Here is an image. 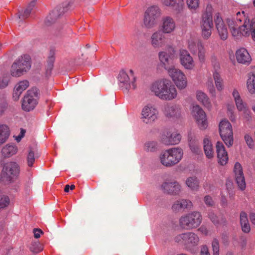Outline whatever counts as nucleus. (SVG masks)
I'll list each match as a JSON object with an SVG mask.
<instances>
[{
  "instance_id": "1",
  "label": "nucleus",
  "mask_w": 255,
  "mask_h": 255,
  "mask_svg": "<svg viewBox=\"0 0 255 255\" xmlns=\"http://www.w3.org/2000/svg\"><path fill=\"white\" fill-rule=\"evenodd\" d=\"M183 152L180 148H171L162 151L159 156L161 163L166 167H172L177 164L183 157Z\"/></svg>"
},
{
  "instance_id": "2",
  "label": "nucleus",
  "mask_w": 255,
  "mask_h": 255,
  "mask_svg": "<svg viewBox=\"0 0 255 255\" xmlns=\"http://www.w3.org/2000/svg\"><path fill=\"white\" fill-rule=\"evenodd\" d=\"M174 241L187 250L198 245L199 238L195 233L188 232L179 234L174 237Z\"/></svg>"
},
{
  "instance_id": "3",
  "label": "nucleus",
  "mask_w": 255,
  "mask_h": 255,
  "mask_svg": "<svg viewBox=\"0 0 255 255\" xmlns=\"http://www.w3.org/2000/svg\"><path fill=\"white\" fill-rule=\"evenodd\" d=\"M213 8L211 5H208L206 11L203 14L200 25L202 29V36L205 39H208L212 33L213 27L212 17Z\"/></svg>"
},
{
  "instance_id": "4",
  "label": "nucleus",
  "mask_w": 255,
  "mask_h": 255,
  "mask_svg": "<svg viewBox=\"0 0 255 255\" xmlns=\"http://www.w3.org/2000/svg\"><path fill=\"white\" fill-rule=\"evenodd\" d=\"M202 216L198 212H193L182 216L179 220L180 227L185 230L197 228L202 222Z\"/></svg>"
},
{
  "instance_id": "5",
  "label": "nucleus",
  "mask_w": 255,
  "mask_h": 255,
  "mask_svg": "<svg viewBox=\"0 0 255 255\" xmlns=\"http://www.w3.org/2000/svg\"><path fill=\"white\" fill-rule=\"evenodd\" d=\"M129 72V74L126 71L122 70L120 71L118 76L120 86L126 92L128 91L130 89H135L137 87L136 78L133 75V71L130 70Z\"/></svg>"
},
{
  "instance_id": "6",
  "label": "nucleus",
  "mask_w": 255,
  "mask_h": 255,
  "mask_svg": "<svg viewBox=\"0 0 255 255\" xmlns=\"http://www.w3.org/2000/svg\"><path fill=\"white\" fill-rule=\"evenodd\" d=\"M220 136L225 143L228 147L233 145L234 143L233 131L231 123L227 120H223L219 124Z\"/></svg>"
},
{
  "instance_id": "7",
  "label": "nucleus",
  "mask_w": 255,
  "mask_h": 255,
  "mask_svg": "<svg viewBox=\"0 0 255 255\" xmlns=\"http://www.w3.org/2000/svg\"><path fill=\"white\" fill-rule=\"evenodd\" d=\"M161 14V9L156 5H152L147 9L144 13V25L153 27L157 23Z\"/></svg>"
},
{
  "instance_id": "8",
  "label": "nucleus",
  "mask_w": 255,
  "mask_h": 255,
  "mask_svg": "<svg viewBox=\"0 0 255 255\" xmlns=\"http://www.w3.org/2000/svg\"><path fill=\"white\" fill-rule=\"evenodd\" d=\"M38 99V91L35 88L28 90L24 97L22 103V108L25 111L33 110L37 104Z\"/></svg>"
},
{
  "instance_id": "9",
  "label": "nucleus",
  "mask_w": 255,
  "mask_h": 255,
  "mask_svg": "<svg viewBox=\"0 0 255 255\" xmlns=\"http://www.w3.org/2000/svg\"><path fill=\"white\" fill-rule=\"evenodd\" d=\"M160 189L166 194L177 196L181 191L180 184L174 180H168L163 182L160 185Z\"/></svg>"
},
{
  "instance_id": "10",
  "label": "nucleus",
  "mask_w": 255,
  "mask_h": 255,
  "mask_svg": "<svg viewBox=\"0 0 255 255\" xmlns=\"http://www.w3.org/2000/svg\"><path fill=\"white\" fill-rule=\"evenodd\" d=\"M19 171V166L16 162H9L4 164L1 175L3 179L7 181H11L17 176Z\"/></svg>"
},
{
  "instance_id": "11",
  "label": "nucleus",
  "mask_w": 255,
  "mask_h": 255,
  "mask_svg": "<svg viewBox=\"0 0 255 255\" xmlns=\"http://www.w3.org/2000/svg\"><path fill=\"white\" fill-rule=\"evenodd\" d=\"M168 72L179 89H183L187 86L186 77L181 70L171 66V68L168 69Z\"/></svg>"
},
{
  "instance_id": "12",
  "label": "nucleus",
  "mask_w": 255,
  "mask_h": 255,
  "mask_svg": "<svg viewBox=\"0 0 255 255\" xmlns=\"http://www.w3.org/2000/svg\"><path fill=\"white\" fill-rule=\"evenodd\" d=\"M181 138V135L177 132L166 130L161 135L160 141L166 145H175L180 142Z\"/></svg>"
},
{
  "instance_id": "13",
  "label": "nucleus",
  "mask_w": 255,
  "mask_h": 255,
  "mask_svg": "<svg viewBox=\"0 0 255 255\" xmlns=\"http://www.w3.org/2000/svg\"><path fill=\"white\" fill-rule=\"evenodd\" d=\"M170 84V81L166 79H162L153 82L151 86L150 90L155 95L160 99L162 94L164 93L165 89Z\"/></svg>"
},
{
  "instance_id": "14",
  "label": "nucleus",
  "mask_w": 255,
  "mask_h": 255,
  "mask_svg": "<svg viewBox=\"0 0 255 255\" xmlns=\"http://www.w3.org/2000/svg\"><path fill=\"white\" fill-rule=\"evenodd\" d=\"M192 112L199 128L201 129H206L208 123L205 112L199 106H196L193 107Z\"/></svg>"
},
{
  "instance_id": "15",
  "label": "nucleus",
  "mask_w": 255,
  "mask_h": 255,
  "mask_svg": "<svg viewBox=\"0 0 255 255\" xmlns=\"http://www.w3.org/2000/svg\"><path fill=\"white\" fill-rule=\"evenodd\" d=\"M67 10V8L63 5L58 6L54 8L46 17L45 23L47 25H50L55 22L59 16Z\"/></svg>"
},
{
  "instance_id": "16",
  "label": "nucleus",
  "mask_w": 255,
  "mask_h": 255,
  "mask_svg": "<svg viewBox=\"0 0 255 255\" xmlns=\"http://www.w3.org/2000/svg\"><path fill=\"white\" fill-rule=\"evenodd\" d=\"M234 172L237 184L241 190H244L246 188L245 179L242 167L239 162H236L234 166Z\"/></svg>"
},
{
  "instance_id": "17",
  "label": "nucleus",
  "mask_w": 255,
  "mask_h": 255,
  "mask_svg": "<svg viewBox=\"0 0 255 255\" xmlns=\"http://www.w3.org/2000/svg\"><path fill=\"white\" fill-rule=\"evenodd\" d=\"M215 22L221 39L223 40H226L228 37V29L219 13L216 15Z\"/></svg>"
},
{
  "instance_id": "18",
  "label": "nucleus",
  "mask_w": 255,
  "mask_h": 255,
  "mask_svg": "<svg viewBox=\"0 0 255 255\" xmlns=\"http://www.w3.org/2000/svg\"><path fill=\"white\" fill-rule=\"evenodd\" d=\"M180 60L182 65L187 69H192L194 67L193 58L186 50L180 51Z\"/></svg>"
},
{
  "instance_id": "19",
  "label": "nucleus",
  "mask_w": 255,
  "mask_h": 255,
  "mask_svg": "<svg viewBox=\"0 0 255 255\" xmlns=\"http://www.w3.org/2000/svg\"><path fill=\"white\" fill-rule=\"evenodd\" d=\"M192 206V202L187 199H180L176 200L173 204L171 209L175 213L182 212L185 209H190Z\"/></svg>"
},
{
  "instance_id": "20",
  "label": "nucleus",
  "mask_w": 255,
  "mask_h": 255,
  "mask_svg": "<svg viewBox=\"0 0 255 255\" xmlns=\"http://www.w3.org/2000/svg\"><path fill=\"white\" fill-rule=\"evenodd\" d=\"M157 109L152 105H147L144 108V123H152L157 118Z\"/></svg>"
},
{
  "instance_id": "21",
  "label": "nucleus",
  "mask_w": 255,
  "mask_h": 255,
  "mask_svg": "<svg viewBox=\"0 0 255 255\" xmlns=\"http://www.w3.org/2000/svg\"><path fill=\"white\" fill-rule=\"evenodd\" d=\"M216 150L219 163L222 165H225L228 160V156L225 146L222 142L218 141L217 142Z\"/></svg>"
},
{
  "instance_id": "22",
  "label": "nucleus",
  "mask_w": 255,
  "mask_h": 255,
  "mask_svg": "<svg viewBox=\"0 0 255 255\" xmlns=\"http://www.w3.org/2000/svg\"><path fill=\"white\" fill-rule=\"evenodd\" d=\"M248 25L247 24V21L246 20L243 25L240 27H237L231 29V32L232 35L236 37V39H239L242 36L245 37L249 36L250 35L249 31L248 30L247 28Z\"/></svg>"
},
{
  "instance_id": "23",
  "label": "nucleus",
  "mask_w": 255,
  "mask_h": 255,
  "mask_svg": "<svg viewBox=\"0 0 255 255\" xmlns=\"http://www.w3.org/2000/svg\"><path fill=\"white\" fill-rule=\"evenodd\" d=\"M236 58L238 62L242 64H249L252 60L248 51L244 48L237 51Z\"/></svg>"
},
{
  "instance_id": "24",
  "label": "nucleus",
  "mask_w": 255,
  "mask_h": 255,
  "mask_svg": "<svg viewBox=\"0 0 255 255\" xmlns=\"http://www.w3.org/2000/svg\"><path fill=\"white\" fill-rule=\"evenodd\" d=\"M152 45L154 47H162L166 43V38L163 33L160 31L154 33L151 36Z\"/></svg>"
},
{
  "instance_id": "25",
  "label": "nucleus",
  "mask_w": 255,
  "mask_h": 255,
  "mask_svg": "<svg viewBox=\"0 0 255 255\" xmlns=\"http://www.w3.org/2000/svg\"><path fill=\"white\" fill-rule=\"evenodd\" d=\"M13 63L16 64L24 72H26L31 67L30 58L28 55L21 56Z\"/></svg>"
},
{
  "instance_id": "26",
  "label": "nucleus",
  "mask_w": 255,
  "mask_h": 255,
  "mask_svg": "<svg viewBox=\"0 0 255 255\" xmlns=\"http://www.w3.org/2000/svg\"><path fill=\"white\" fill-rule=\"evenodd\" d=\"M165 89L164 93L162 94L160 99L163 100H171L177 96V91L175 86L170 81V84Z\"/></svg>"
},
{
  "instance_id": "27",
  "label": "nucleus",
  "mask_w": 255,
  "mask_h": 255,
  "mask_svg": "<svg viewBox=\"0 0 255 255\" xmlns=\"http://www.w3.org/2000/svg\"><path fill=\"white\" fill-rule=\"evenodd\" d=\"M29 86V82L27 80L19 82L15 86L13 93V98L15 100L19 99V96Z\"/></svg>"
},
{
  "instance_id": "28",
  "label": "nucleus",
  "mask_w": 255,
  "mask_h": 255,
  "mask_svg": "<svg viewBox=\"0 0 255 255\" xmlns=\"http://www.w3.org/2000/svg\"><path fill=\"white\" fill-rule=\"evenodd\" d=\"M175 27V23L173 18L167 16L163 19L162 31L163 33H171Z\"/></svg>"
},
{
  "instance_id": "29",
  "label": "nucleus",
  "mask_w": 255,
  "mask_h": 255,
  "mask_svg": "<svg viewBox=\"0 0 255 255\" xmlns=\"http://www.w3.org/2000/svg\"><path fill=\"white\" fill-rule=\"evenodd\" d=\"M161 0L162 4L166 6L172 7L177 12H180L182 10L183 6V1L178 0Z\"/></svg>"
},
{
  "instance_id": "30",
  "label": "nucleus",
  "mask_w": 255,
  "mask_h": 255,
  "mask_svg": "<svg viewBox=\"0 0 255 255\" xmlns=\"http://www.w3.org/2000/svg\"><path fill=\"white\" fill-rule=\"evenodd\" d=\"M10 132V129L6 125H0V145L7 141Z\"/></svg>"
},
{
  "instance_id": "31",
  "label": "nucleus",
  "mask_w": 255,
  "mask_h": 255,
  "mask_svg": "<svg viewBox=\"0 0 255 255\" xmlns=\"http://www.w3.org/2000/svg\"><path fill=\"white\" fill-rule=\"evenodd\" d=\"M180 113V108L177 105H168L165 107L164 114L167 117L177 116Z\"/></svg>"
},
{
  "instance_id": "32",
  "label": "nucleus",
  "mask_w": 255,
  "mask_h": 255,
  "mask_svg": "<svg viewBox=\"0 0 255 255\" xmlns=\"http://www.w3.org/2000/svg\"><path fill=\"white\" fill-rule=\"evenodd\" d=\"M186 185L193 191H197L199 187V181L195 176L189 177L186 180Z\"/></svg>"
},
{
  "instance_id": "33",
  "label": "nucleus",
  "mask_w": 255,
  "mask_h": 255,
  "mask_svg": "<svg viewBox=\"0 0 255 255\" xmlns=\"http://www.w3.org/2000/svg\"><path fill=\"white\" fill-rule=\"evenodd\" d=\"M17 152L16 147L12 145L7 144L1 150L2 155L4 157H9Z\"/></svg>"
},
{
  "instance_id": "34",
  "label": "nucleus",
  "mask_w": 255,
  "mask_h": 255,
  "mask_svg": "<svg viewBox=\"0 0 255 255\" xmlns=\"http://www.w3.org/2000/svg\"><path fill=\"white\" fill-rule=\"evenodd\" d=\"M205 153L208 158L213 157V150L211 141L208 138H205L203 141Z\"/></svg>"
},
{
  "instance_id": "35",
  "label": "nucleus",
  "mask_w": 255,
  "mask_h": 255,
  "mask_svg": "<svg viewBox=\"0 0 255 255\" xmlns=\"http://www.w3.org/2000/svg\"><path fill=\"white\" fill-rule=\"evenodd\" d=\"M169 55L164 51L160 52L159 53V58L161 62L163 64L164 68L168 71L170 68L168 65L170 63L171 59L169 58Z\"/></svg>"
},
{
  "instance_id": "36",
  "label": "nucleus",
  "mask_w": 255,
  "mask_h": 255,
  "mask_svg": "<svg viewBox=\"0 0 255 255\" xmlns=\"http://www.w3.org/2000/svg\"><path fill=\"white\" fill-rule=\"evenodd\" d=\"M55 61V52L53 50L49 52L47 59V65L46 73L50 74L53 67V64Z\"/></svg>"
},
{
  "instance_id": "37",
  "label": "nucleus",
  "mask_w": 255,
  "mask_h": 255,
  "mask_svg": "<svg viewBox=\"0 0 255 255\" xmlns=\"http://www.w3.org/2000/svg\"><path fill=\"white\" fill-rule=\"evenodd\" d=\"M247 88L249 92L252 94L255 93V73H253L247 80Z\"/></svg>"
},
{
  "instance_id": "38",
  "label": "nucleus",
  "mask_w": 255,
  "mask_h": 255,
  "mask_svg": "<svg viewBox=\"0 0 255 255\" xmlns=\"http://www.w3.org/2000/svg\"><path fill=\"white\" fill-rule=\"evenodd\" d=\"M197 98L199 101L201 102L207 108H209L211 107L209 99L205 93L202 92H198L197 94Z\"/></svg>"
},
{
  "instance_id": "39",
  "label": "nucleus",
  "mask_w": 255,
  "mask_h": 255,
  "mask_svg": "<svg viewBox=\"0 0 255 255\" xmlns=\"http://www.w3.org/2000/svg\"><path fill=\"white\" fill-rule=\"evenodd\" d=\"M189 145L192 152L199 154L201 152L199 142L197 140L195 139H190Z\"/></svg>"
},
{
  "instance_id": "40",
  "label": "nucleus",
  "mask_w": 255,
  "mask_h": 255,
  "mask_svg": "<svg viewBox=\"0 0 255 255\" xmlns=\"http://www.w3.org/2000/svg\"><path fill=\"white\" fill-rule=\"evenodd\" d=\"M233 95L235 98V102L238 109L240 111H244L245 109V106L242 100L239 96L238 91H234L233 92Z\"/></svg>"
},
{
  "instance_id": "41",
  "label": "nucleus",
  "mask_w": 255,
  "mask_h": 255,
  "mask_svg": "<svg viewBox=\"0 0 255 255\" xmlns=\"http://www.w3.org/2000/svg\"><path fill=\"white\" fill-rule=\"evenodd\" d=\"M24 73L25 72L16 64H12L10 69V73L12 76L18 77L23 75Z\"/></svg>"
},
{
  "instance_id": "42",
  "label": "nucleus",
  "mask_w": 255,
  "mask_h": 255,
  "mask_svg": "<svg viewBox=\"0 0 255 255\" xmlns=\"http://www.w3.org/2000/svg\"><path fill=\"white\" fill-rule=\"evenodd\" d=\"M248 25V30L249 31L250 34L252 35V37L254 41H255V18L252 19L251 21L248 19L247 21Z\"/></svg>"
},
{
  "instance_id": "43",
  "label": "nucleus",
  "mask_w": 255,
  "mask_h": 255,
  "mask_svg": "<svg viewBox=\"0 0 255 255\" xmlns=\"http://www.w3.org/2000/svg\"><path fill=\"white\" fill-rule=\"evenodd\" d=\"M213 77L217 89L219 91L222 90L223 88V84L220 75L216 72L213 74Z\"/></svg>"
},
{
  "instance_id": "44",
  "label": "nucleus",
  "mask_w": 255,
  "mask_h": 255,
  "mask_svg": "<svg viewBox=\"0 0 255 255\" xmlns=\"http://www.w3.org/2000/svg\"><path fill=\"white\" fill-rule=\"evenodd\" d=\"M35 161L34 152L30 148L27 156V162L29 167L32 166Z\"/></svg>"
},
{
  "instance_id": "45",
  "label": "nucleus",
  "mask_w": 255,
  "mask_h": 255,
  "mask_svg": "<svg viewBox=\"0 0 255 255\" xmlns=\"http://www.w3.org/2000/svg\"><path fill=\"white\" fill-rule=\"evenodd\" d=\"M29 250L33 253H38L42 250L37 242H32L29 246Z\"/></svg>"
},
{
  "instance_id": "46",
  "label": "nucleus",
  "mask_w": 255,
  "mask_h": 255,
  "mask_svg": "<svg viewBox=\"0 0 255 255\" xmlns=\"http://www.w3.org/2000/svg\"><path fill=\"white\" fill-rule=\"evenodd\" d=\"M145 146L146 150L148 151L154 152L157 149V143L155 141H150L147 142Z\"/></svg>"
},
{
  "instance_id": "47",
  "label": "nucleus",
  "mask_w": 255,
  "mask_h": 255,
  "mask_svg": "<svg viewBox=\"0 0 255 255\" xmlns=\"http://www.w3.org/2000/svg\"><path fill=\"white\" fill-rule=\"evenodd\" d=\"M188 7L190 9H196L199 5V0H186ZM184 3V0H180Z\"/></svg>"
},
{
  "instance_id": "48",
  "label": "nucleus",
  "mask_w": 255,
  "mask_h": 255,
  "mask_svg": "<svg viewBox=\"0 0 255 255\" xmlns=\"http://www.w3.org/2000/svg\"><path fill=\"white\" fill-rule=\"evenodd\" d=\"M198 56L200 61H203L205 59V50L203 45L200 43L198 45Z\"/></svg>"
},
{
  "instance_id": "49",
  "label": "nucleus",
  "mask_w": 255,
  "mask_h": 255,
  "mask_svg": "<svg viewBox=\"0 0 255 255\" xmlns=\"http://www.w3.org/2000/svg\"><path fill=\"white\" fill-rule=\"evenodd\" d=\"M213 255H219V243L217 239H214L212 243Z\"/></svg>"
},
{
  "instance_id": "50",
  "label": "nucleus",
  "mask_w": 255,
  "mask_h": 255,
  "mask_svg": "<svg viewBox=\"0 0 255 255\" xmlns=\"http://www.w3.org/2000/svg\"><path fill=\"white\" fill-rule=\"evenodd\" d=\"M245 12L242 11V13L240 12H238L236 14V18L235 20L237 21V23H239V24L241 25L242 23V21H248V19L245 18V15H244Z\"/></svg>"
},
{
  "instance_id": "51",
  "label": "nucleus",
  "mask_w": 255,
  "mask_h": 255,
  "mask_svg": "<svg viewBox=\"0 0 255 255\" xmlns=\"http://www.w3.org/2000/svg\"><path fill=\"white\" fill-rule=\"evenodd\" d=\"M227 22L230 29L237 27H240V26H242L239 24V23H237V21L235 20V18H228Z\"/></svg>"
},
{
  "instance_id": "52",
  "label": "nucleus",
  "mask_w": 255,
  "mask_h": 255,
  "mask_svg": "<svg viewBox=\"0 0 255 255\" xmlns=\"http://www.w3.org/2000/svg\"><path fill=\"white\" fill-rule=\"evenodd\" d=\"M31 12V11L30 9L26 8L23 11V14L18 13V18L20 19H24L29 16Z\"/></svg>"
},
{
  "instance_id": "53",
  "label": "nucleus",
  "mask_w": 255,
  "mask_h": 255,
  "mask_svg": "<svg viewBox=\"0 0 255 255\" xmlns=\"http://www.w3.org/2000/svg\"><path fill=\"white\" fill-rule=\"evenodd\" d=\"M204 201L207 206H213L214 204V202L212 200V197L209 195H206L204 197Z\"/></svg>"
},
{
  "instance_id": "54",
  "label": "nucleus",
  "mask_w": 255,
  "mask_h": 255,
  "mask_svg": "<svg viewBox=\"0 0 255 255\" xmlns=\"http://www.w3.org/2000/svg\"><path fill=\"white\" fill-rule=\"evenodd\" d=\"M245 139L249 147L251 148H253L254 146V141L251 136L249 134H246L245 135Z\"/></svg>"
},
{
  "instance_id": "55",
  "label": "nucleus",
  "mask_w": 255,
  "mask_h": 255,
  "mask_svg": "<svg viewBox=\"0 0 255 255\" xmlns=\"http://www.w3.org/2000/svg\"><path fill=\"white\" fill-rule=\"evenodd\" d=\"M209 217L215 225H217L219 223L218 217L214 213H210L209 214Z\"/></svg>"
},
{
  "instance_id": "56",
  "label": "nucleus",
  "mask_w": 255,
  "mask_h": 255,
  "mask_svg": "<svg viewBox=\"0 0 255 255\" xmlns=\"http://www.w3.org/2000/svg\"><path fill=\"white\" fill-rule=\"evenodd\" d=\"M241 224L249 222L247 214L245 212H242L240 214Z\"/></svg>"
},
{
  "instance_id": "57",
  "label": "nucleus",
  "mask_w": 255,
  "mask_h": 255,
  "mask_svg": "<svg viewBox=\"0 0 255 255\" xmlns=\"http://www.w3.org/2000/svg\"><path fill=\"white\" fill-rule=\"evenodd\" d=\"M241 224L242 225V230L244 232L248 233L250 231L251 228L249 222Z\"/></svg>"
},
{
  "instance_id": "58",
  "label": "nucleus",
  "mask_w": 255,
  "mask_h": 255,
  "mask_svg": "<svg viewBox=\"0 0 255 255\" xmlns=\"http://www.w3.org/2000/svg\"><path fill=\"white\" fill-rule=\"evenodd\" d=\"M200 255H210L208 247L206 246H202L201 249Z\"/></svg>"
},
{
  "instance_id": "59",
  "label": "nucleus",
  "mask_w": 255,
  "mask_h": 255,
  "mask_svg": "<svg viewBox=\"0 0 255 255\" xmlns=\"http://www.w3.org/2000/svg\"><path fill=\"white\" fill-rule=\"evenodd\" d=\"M33 234L34 238L38 239L40 237V234L43 233L42 231L39 229H33Z\"/></svg>"
},
{
  "instance_id": "60",
  "label": "nucleus",
  "mask_w": 255,
  "mask_h": 255,
  "mask_svg": "<svg viewBox=\"0 0 255 255\" xmlns=\"http://www.w3.org/2000/svg\"><path fill=\"white\" fill-rule=\"evenodd\" d=\"M25 132L26 131L25 129L21 128L19 134L15 138V139L17 140V141L19 142L20 141L21 138L24 136Z\"/></svg>"
},
{
  "instance_id": "61",
  "label": "nucleus",
  "mask_w": 255,
  "mask_h": 255,
  "mask_svg": "<svg viewBox=\"0 0 255 255\" xmlns=\"http://www.w3.org/2000/svg\"><path fill=\"white\" fill-rule=\"evenodd\" d=\"M37 0H32L28 5L27 8L30 9L31 11L35 6L36 1Z\"/></svg>"
},
{
  "instance_id": "62",
  "label": "nucleus",
  "mask_w": 255,
  "mask_h": 255,
  "mask_svg": "<svg viewBox=\"0 0 255 255\" xmlns=\"http://www.w3.org/2000/svg\"><path fill=\"white\" fill-rule=\"evenodd\" d=\"M208 87L210 93H214L215 92V89L212 81H208Z\"/></svg>"
},
{
  "instance_id": "63",
  "label": "nucleus",
  "mask_w": 255,
  "mask_h": 255,
  "mask_svg": "<svg viewBox=\"0 0 255 255\" xmlns=\"http://www.w3.org/2000/svg\"><path fill=\"white\" fill-rule=\"evenodd\" d=\"M250 219L251 223L255 225V213H252L250 215Z\"/></svg>"
},
{
  "instance_id": "64",
  "label": "nucleus",
  "mask_w": 255,
  "mask_h": 255,
  "mask_svg": "<svg viewBox=\"0 0 255 255\" xmlns=\"http://www.w3.org/2000/svg\"><path fill=\"white\" fill-rule=\"evenodd\" d=\"M7 104L5 102L4 103H3L2 104H1V106H0V111L1 112H3L4 111V110L7 108Z\"/></svg>"
}]
</instances>
